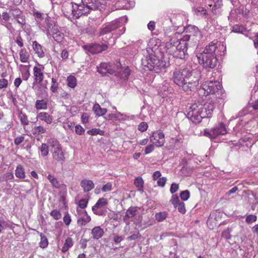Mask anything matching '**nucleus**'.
Wrapping results in <instances>:
<instances>
[{
    "mask_svg": "<svg viewBox=\"0 0 258 258\" xmlns=\"http://www.w3.org/2000/svg\"><path fill=\"white\" fill-rule=\"evenodd\" d=\"M164 45L161 44V41L155 38L152 39L147 48V51L149 55L145 59L142 60L143 65L149 71H153L156 73H159L165 71L166 68V62L162 59H158L156 56L158 50L160 51Z\"/></svg>",
    "mask_w": 258,
    "mask_h": 258,
    "instance_id": "obj_1",
    "label": "nucleus"
},
{
    "mask_svg": "<svg viewBox=\"0 0 258 258\" xmlns=\"http://www.w3.org/2000/svg\"><path fill=\"white\" fill-rule=\"evenodd\" d=\"M200 76L199 71L180 69L173 72L172 79L183 91H193L199 85Z\"/></svg>",
    "mask_w": 258,
    "mask_h": 258,
    "instance_id": "obj_2",
    "label": "nucleus"
},
{
    "mask_svg": "<svg viewBox=\"0 0 258 258\" xmlns=\"http://www.w3.org/2000/svg\"><path fill=\"white\" fill-rule=\"evenodd\" d=\"M222 49L223 54H220L221 55L224 54L226 47L223 44L211 42L206 46L202 52L197 55L199 63L206 69L215 68L217 64V55L219 54V51Z\"/></svg>",
    "mask_w": 258,
    "mask_h": 258,
    "instance_id": "obj_3",
    "label": "nucleus"
},
{
    "mask_svg": "<svg viewBox=\"0 0 258 258\" xmlns=\"http://www.w3.org/2000/svg\"><path fill=\"white\" fill-rule=\"evenodd\" d=\"M82 4L72 3V15L74 18H79L87 14L90 11L101 10L105 5L104 0H81Z\"/></svg>",
    "mask_w": 258,
    "mask_h": 258,
    "instance_id": "obj_4",
    "label": "nucleus"
},
{
    "mask_svg": "<svg viewBox=\"0 0 258 258\" xmlns=\"http://www.w3.org/2000/svg\"><path fill=\"white\" fill-rule=\"evenodd\" d=\"M166 47L169 53L175 57L182 59L186 55L187 47L190 46L189 43L182 38L181 39L172 38L170 42L167 43Z\"/></svg>",
    "mask_w": 258,
    "mask_h": 258,
    "instance_id": "obj_5",
    "label": "nucleus"
},
{
    "mask_svg": "<svg viewBox=\"0 0 258 258\" xmlns=\"http://www.w3.org/2000/svg\"><path fill=\"white\" fill-rule=\"evenodd\" d=\"M184 32L186 34L182 38L189 44V46H195L202 38V35L199 28L191 25H189L184 28Z\"/></svg>",
    "mask_w": 258,
    "mask_h": 258,
    "instance_id": "obj_6",
    "label": "nucleus"
},
{
    "mask_svg": "<svg viewBox=\"0 0 258 258\" xmlns=\"http://www.w3.org/2000/svg\"><path fill=\"white\" fill-rule=\"evenodd\" d=\"M50 151L52 154L53 161L62 164L64 161V157L62 148L59 142L54 139H50L48 141Z\"/></svg>",
    "mask_w": 258,
    "mask_h": 258,
    "instance_id": "obj_7",
    "label": "nucleus"
},
{
    "mask_svg": "<svg viewBox=\"0 0 258 258\" xmlns=\"http://www.w3.org/2000/svg\"><path fill=\"white\" fill-rule=\"evenodd\" d=\"M203 104L194 103L191 105L187 114V116L194 123H199L202 118H206L202 110Z\"/></svg>",
    "mask_w": 258,
    "mask_h": 258,
    "instance_id": "obj_8",
    "label": "nucleus"
},
{
    "mask_svg": "<svg viewBox=\"0 0 258 258\" xmlns=\"http://www.w3.org/2000/svg\"><path fill=\"white\" fill-rule=\"evenodd\" d=\"M221 89V85L219 82L210 81L205 82L200 91L204 92V94L206 93L207 95L211 94L215 95L217 98H220V95L222 92Z\"/></svg>",
    "mask_w": 258,
    "mask_h": 258,
    "instance_id": "obj_9",
    "label": "nucleus"
},
{
    "mask_svg": "<svg viewBox=\"0 0 258 258\" xmlns=\"http://www.w3.org/2000/svg\"><path fill=\"white\" fill-rule=\"evenodd\" d=\"M44 20L40 22L39 27L41 30L46 33L47 37H49L51 35V33L53 31V29H55L58 26L56 22L47 15L45 18H43Z\"/></svg>",
    "mask_w": 258,
    "mask_h": 258,
    "instance_id": "obj_10",
    "label": "nucleus"
},
{
    "mask_svg": "<svg viewBox=\"0 0 258 258\" xmlns=\"http://www.w3.org/2000/svg\"><path fill=\"white\" fill-rule=\"evenodd\" d=\"M107 204V199L103 198H100L95 205L92 207V210L96 215L105 216L107 213V210L105 208Z\"/></svg>",
    "mask_w": 258,
    "mask_h": 258,
    "instance_id": "obj_11",
    "label": "nucleus"
},
{
    "mask_svg": "<svg viewBox=\"0 0 258 258\" xmlns=\"http://www.w3.org/2000/svg\"><path fill=\"white\" fill-rule=\"evenodd\" d=\"M119 66V62H117L116 64L101 63L97 68V72L102 76H105L107 74H113L116 71L115 68Z\"/></svg>",
    "mask_w": 258,
    "mask_h": 258,
    "instance_id": "obj_12",
    "label": "nucleus"
},
{
    "mask_svg": "<svg viewBox=\"0 0 258 258\" xmlns=\"http://www.w3.org/2000/svg\"><path fill=\"white\" fill-rule=\"evenodd\" d=\"M205 133L211 139H215L219 135H225L227 133V130L225 124L220 123L211 130L209 131H205Z\"/></svg>",
    "mask_w": 258,
    "mask_h": 258,
    "instance_id": "obj_13",
    "label": "nucleus"
},
{
    "mask_svg": "<svg viewBox=\"0 0 258 258\" xmlns=\"http://www.w3.org/2000/svg\"><path fill=\"white\" fill-rule=\"evenodd\" d=\"M121 26H122V23L120 22V20H115L105 25H103L100 31V34L101 35H105Z\"/></svg>",
    "mask_w": 258,
    "mask_h": 258,
    "instance_id": "obj_14",
    "label": "nucleus"
},
{
    "mask_svg": "<svg viewBox=\"0 0 258 258\" xmlns=\"http://www.w3.org/2000/svg\"><path fill=\"white\" fill-rule=\"evenodd\" d=\"M83 48L92 54L101 53L107 50L108 45L106 44H99L97 43L85 45Z\"/></svg>",
    "mask_w": 258,
    "mask_h": 258,
    "instance_id": "obj_15",
    "label": "nucleus"
},
{
    "mask_svg": "<svg viewBox=\"0 0 258 258\" xmlns=\"http://www.w3.org/2000/svg\"><path fill=\"white\" fill-rule=\"evenodd\" d=\"M44 66L40 63L34 67L33 76H34V82L33 83H41L44 77Z\"/></svg>",
    "mask_w": 258,
    "mask_h": 258,
    "instance_id": "obj_16",
    "label": "nucleus"
},
{
    "mask_svg": "<svg viewBox=\"0 0 258 258\" xmlns=\"http://www.w3.org/2000/svg\"><path fill=\"white\" fill-rule=\"evenodd\" d=\"M150 140L151 142L157 147H162L165 143L164 135L160 131H156L153 133V135L150 136Z\"/></svg>",
    "mask_w": 258,
    "mask_h": 258,
    "instance_id": "obj_17",
    "label": "nucleus"
},
{
    "mask_svg": "<svg viewBox=\"0 0 258 258\" xmlns=\"http://www.w3.org/2000/svg\"><path fill=\"white\" fill-rule=\"evenodd\" d=\"M216 106V102L215 100H209L204 105H203L202 110L205 113L206 117H209L212 114L214 109Z\"/></svg>",
    "mask_w": 258,
    "mask_h": 258,
    "instance_id": "obj_18",
    "label": "nucleus"
},
{
    "mask_svg": "<svg viewBox=\"0 0 258 258\" xmlns=\"http://www.w3.org/2000/svg\"><path fill=\"white\" fill-rule=\"evenodd\" d=\"M116 71L113 74L115 76L120 78L121 79L126 80L128 79L130 75V70L128 67L124 68L121 67V64L115 68Z\"/></svg>",
    "mask_w": 258,
    "mask_h": 258,
    "instance_id": "obj_19",
    "label": "nucleus"
},
{
    "mask_svg": "<svg viewBox=\"0 0 258 258\" xmlns=\"http://www.w3.org/2000/svg\"><path fill=\"white\" fill-rule=\"evenodd\" d=\"M134 0H118L116 5L120 9H129L135 6Z\"/></svg>",
    "mask_w": 258,
    "mask_h": 258,
    "instance_id": "obj_20",
    "label": "nucleus"
},
{
    "mask_svg": "<svg viewBox=\"0 0 258 258\" xmlns=\"http://www.w3.org/2000/svg\"><path fill=\"white\" fill-rule=\"evenodd\" d=\"M81 186L83 188L84 192H87L91 190L94 187V184L92 180L84 179L81 181Z\"/></svg>",
    "mask_w": 258,
    "mask_h": 258,
    "instance_id": "obj_21",
    "label": "nucleus"
},
{
    "mask_svg": "<svg viewBox=\"0 0 258 258\" xmlns=\"http://www.w3.org/2000/svg\"><path fill=\"white\" fill-rule=\"evenodd\" d=\"M138 213L136 207H131L125 212V216L123 217V221L126 223V225H129L130 223L127 220L130 218H133Z\"/></svg>",
    "mask_w": 258,
    "mask_h": 258,
    "instance_id": "obj_22",
    "label": "nucleus"
},
{
    "mask_svg": "<svg viewBox=\"0 0 258 258\" xmlns=\"http://www.w3.org/2000/svg\"><path fill=\"white\" fill-rule=\"evenodd\" d=\"M50 36H52L54 40L58 43L62 42L64 38V34L59 30L58 26L53 29Z\"/></svg>",
    "mask_w": 258,
    "mask_h": 258,
    "instance_id": "obj_23",
    "label": "nucleus"
},
{
    "mask_svg": "<svg viewBox=\"0 0 258 258\" xmlns=\"http://www.w3.org/2000/svg\"><path fill=\"white\" fill-rule=\"evenodd\" d=\"M222 6V0H217L211 10L213 14L216 16L220 15L221 14V8Z\"/></svg>",
    "mask_w": 258,
    "mask_h": 258,
    "instance_id": "obj_24",
    "label": "nucleus"
},
{
    "mask_svg": "<svg viewBox=\"0 0 258 258\" xmlns=\"http://www.w3.org/2000/svg\"><path fill=\"white\" fill-rule=\"evenodd\" d=\"M29 68V65L21 64L20 66V70L22 73V77L25 81H27L30 76Z\"/></svg>",
    "mask_w": 258,
    "mask_h": 258,
    "instance_id": "obj_25",
    "label": "nucleus"
},
{
    "mask_svg": "<svg viewBox=\"0 0 258 258\" xmlns=\"http://www.w3.org/2000/svg\"><path fill=\"white\" fill-rule=\"evenodd\" d=\"M38 117L47 124H50L52 122V117L48 113L42 112L38 114Z\"/></svg>",
    "mask_w": 258,
    "mask_h": 258,
    "instance_id": "obj_26",
    "label": "nucleus"
},
{
    "mask_svg": "<svg viewBox=\"0 0 258 258\" xmlns=\"http://www.w3.org/2000/svg\"><path fill=\"white\" fill-rule=\"evenodd\" d=\"M91 233L94 239H98L103 236L104 231L100 227L96 226L92 229Z\"/></svg>",
    "mask_w": 258,
    "mask_h": 258,
    "instance_id": "obj_27",
    "label": "nucleus"
},
{
    "mask_svg": "<svg viewBox=\"0 0 258 258\" xmlns=\"http://www.w3.org/2000/svg\"><path fill=\"white\" fill-rule=\"evenodd\" d=\"M33 48L37 54L38 56L41 58L44 56V52H43L42 46L37 41H35L33 42Z\"/></svg>",
    "mask_w": 258,
    "mask_h": 258,
    "instance_id": "obj_28",
    "label": "nucleus"
},
{
    "mask_svg": "<svg viewBox=\"0 0 258 258\" xmlns=\"http://www.w3.org/2000/svg\"><path fill=\"white\" fill-rule=\"evenodd\" d=\"M74 243L72 238L68 237L64 241V244L61 248L63 252H66L69 249L73 246Z\"/></svg>",
    "mask_w": 258,
    "mask_h": 258,
    "instance_id": "obj_29",
    "label": "nucleus"
},
{
    "mask_svg": "<svg viewBox=\"0 0 258 258\" xmlns=\"http://www.w3.org/2000/svg\"><path fill=\"white\" fill-rule=\"evenodd\" d=\"M93 109L96 115L98 116L103 115L107 112L106 109L101 108L98 104H95L93 106Z\"/></svg>",
    "mask_w": 258,
    "mask_h": 258,
    "instance_id": "obj_30",
    "label": "nucleus"
},
{
    "mask_svg": "<svg viewBox=\"0 0 258 258\" xmlns=\"http://www.w3.org/2000/svg\"><path fill=\"white\" fill-rule=\"evenodd\" d=\"M15 175L19 178H24L26 177L25 170L21 165H18L15 170Z\"/></svg>",
    "mask_w": 258,
    "mask_h": 258,
    "instance_id": "obj_31",
    "label": "nucleus"
},
{
    "mask_svg": "<svg viewBox=\"0 0 258 258\" xmlns=\"http://www.w3.org/2000/svg\"><path fill=\"white\" fill-rule=\"evenodd\" d=\"M91 221V218L85 212V215L80 217L77 221L79 224L81 226H85Z\"/></svg>",
    "mask_w": 258,
    "mask_h": 258,
    "instance_id": "obj_32",
    "label": "nucleus"
},
{
    "mask_svg": "<svg viewBox=\"0 0 258 258\" xmlns=\"http://www.w3.org/2000/svg\"><path fill=\"white\" fill-rule=\"evenodd\" d=\"M20 57L22 62H28L30 55L26 49H22L20 52Z\"/></svg>",
    "mask_w": 258,
    "mask_h": 258,
    "instance_id": "obj_33",
    "label": "nucleus"
},
{
    "mask_svg": "<svg viewBox=\"0 0 258 258\" xmlns=\"http://www.w3.org/2000/svg\"><path fill=\"white\" fill-rule=\"evenodd\" d=\"M35 108L37 110H43L47 108V102L43 99L37 100L35 102Z\"/></svg>",
    "mask_w": 258,
    "mask_h": 258,
    "instance_id": "obj_34",
    "label": "nucleus"
},
{
    "mask_svg": "<svg viewBox=\"0 0 258 258\" xmlns=\"http://www.w3.org/2000/svg\"><path fill=\"white\" fill-rule=\"evenodd\" d=\"M40 241L39 242V246L41 248H46L48 244V241L47 237L45 236L44 234L41 233L40 234Z\"/></svg>",
    "mask_w": 258,
    "mask_h": 258,
    "instance_id": "obj_35",
    "label": "nucleus"
},
{
    "mask_svg": "<svg viewBox=\"0 0 258 258\" xmlns=\"http://www.w3.org/2000/svg\"><path fill=\"white\" fill-rule=\"evenodd\" d=\"M47 179L51 183L52 186L54 188H58L59 187V183L57 179L55 177L54 175L49 174L47 176Z\"/></svg>",
    "mask_w": 258,
    "mask_h": 258,
    "instance_id": "obj_36",
    "label": "nucleus"
},
{
    "mask_svg": "<svg viewBox=\"0 0 258 258\" xmlns=\"http://www.w3.org/2000/svg\"><path fill=\"white\" fill-rule=\"evenodd\" d=\"M49 145L48 143V145L46 144H42L40 148V151L41 155L43 157H45L48 155L49 152Z\"/></svg>",
    "mask_w": 258,
    "mask_h": 258,
    "instance_id": "obj_37",
    "label": "nucleus"
},
{
    "mask_svg": "<svg viewBox=\"0 0 258 258\" xmlns=\"http://www.w3.org/2000/svg\"><path fill=\"white\" fill-rule=\"evenodd\" d=\"M10 12L15 19L18 18L23 14L22 12L18 8H10Z\"/></svg>",
    "mask_w": 258,
    "mask_h": 258,
    "instance_id": "obj_38",
    "label": "nucleus"
},
{
    "mask_svg": "<svg viewBox=\"0 0 258 258\" xmlns=\"http://www.w3.org/2000/svg\"><path fill=\"white\" fill-rule=\"evenodd\" d=\"M135 185L139 188L140 191H143L144 181L142 177H138L135 179L134 182Z\"/></svg>",
    "mask_w": 258,
    "mask_h": 258,
    "instance_id": "obj_39",
    "label": "nucleus"
},
{
    "mask_svg": "<svg viewBox=\"0 0 258 258\" xmlns=\"http://www.w3.org/2000/svg\"><path fill=\"white\" fill-rule=\"evenodd\" d=\"M155 219L158 222L164 221L167 217V213L166 212L157 213L155 214Z\"/></svg>",
    "mask_w": 258,
    "mask_h": 258,
    "instance_id": "obj_40",
    "label": "nucleus"
},
{
    "mask_svg": "<svg viewBox=\"0 0 258 258\" xmlns=\"http://www.w3.org/2000/svg\"><path fill=\"white\" fill-rule=\"evenodd\" d=\"M87 134L91 136H95L97 135L103 136L104 135V132L99 128H92L88 131Z\"/></svg>",
    "mask_w": 258,
    "mask_h": 258,
    "instance_id": "obj_41",
    "label": "nucleus"
},
{
    "mask_svg": "<svg viewBox=\"0 0 258 258\" xmlns=\"http://www.w3.org/2000/svg\"><path fill=\"white\" fill-rule=\"evenodd\" d=\"M67 81H68V85L72 88H74L76 87V79L75 77L73 76H70L68 77V79H67Z\"/></svg>",
    "mask_w": 258,
    "mask_h": 258,
    "instance_id": "obj_42",
    "label": "nucleus"
},
{
    "mask_svg": "<svg viewBox=\"0 0 258 258\" xmlns=\"http://www.w3.org/2000/svg\"><path fill=\"white\" fill-rule=\"evenodd\" d=\"M127 116L123 113L117 112L115 113V121H123L127 119Z\"/></svg>",
    "mask_w": 258,
    "mask_h": 258,
    "instance_id": "obj_43",
    "label": "nucleus"
},
{
    "mask_svg": "<svg viewBox=\"0 0 258 258\" xmlns=\"http://www.w3.org/2000/svg\"><path fill=\"white\" fill-rule=\"evenodd\" d=\"M34 134L40 135L46 132V129L42 126H37L34 127Z\"/></svg>",
    "mask_w": 258,
    "mask_h": 258,
    "instance_id": "obj_44",
    "label": "nucleus"
},
{
    "mask_svg": "<svg viewBox=\"0 0 258 258\" xmlns=\"http://www.w3.org/2000/svg\"><path fill=\"white\" fill-rule=\"evenodd\" d=\"M170 202L173 205L174 208H176L177 205L181 202L176 195H172Z\"/></svg>",
    "mask_w": 258,
    "mask_h": 258,
    "instance_id": "obj_45",
    "label": "nucleus"
},
{
    "mask_svg": "<svg viewBox=\"0 0 258 258\" xmlns=\"http://www.w3.org/2000/svg\"><path fill=\"white\" fill-rule=\"evenodd\" d=\"M257 220V217L254 215H249L245 219V222L248 224H251L255 222Z\"/></svg>",
    "mask_w": 258,
    "mask_h": 258,
    "instance_id": "obj_46",
    "label": "nucleus"
},
{
    "mask_svg": "<svg viewBox=\"0 0 258 258\" xmlns=\"http://www.w3.org/2000/svg\"><path fill=\"white\" fill-rule=\"evenodd\" d=\"M50 215L55 219L59 220L61 217V214L57 210H53L50 212Z\"/></svg>",
    "mask_w": 258,
    "mask_h": 258,
    "instance_id": "obj_47",
    "label": "nucleus"
},
{
    "mask_svg": "<svg viewBox=\"0 0 258 258\" xmlns=\"http://www.w3.org/2000/svg\"><path fill=\"white\" fill-rule=\"evenodd\" d=\"M190 196L189 191L188 190L182 191L180 192V197L183 201H187Z\"/></svg>",
    "mask_w": 258,
    "mask_h": 258,
    "instance_id": "obj_48",
    "label": "nucleus"
},
{
    "mask_svg": "<svg viewBox=\"0 0 258 258\" xmlns=\"http://www.w3.org/2000/svg\"><path fill=\"white\" fill-rule=\"evenodd\" d=\"M19 118L20 119L21 122L24 125H28L29 123V121L28 120V118L27 115L25 114H23L21 113L19 114Z\"/></svg>",
    "mask_w": 258,
    "mask_h": 258,
    "instance_id": "obj_49",
    "label": "nucleus"
},
{
    "mask_svg": "<svg viewBox=\"0 0 258 258\" xmlns=\"http://www.w3.org/2000/svg\"><path fill=\"white\" fill-rule=\"evenodd\" d=\"M176 208H177L178 212L181 214H184L186 212L185 204L183 202H181L177 205Z\"/></svg>",
    "mask_w": 258,
    "mask_h": 258,
    "instance_id": "obj_50",
    "label": "nucleus"
},
{
    "mask_svg": "<svg viewBox=\"0 0 258 258\" xmlns=\"http://www.w3.org/2000/svg\"><path fill=\"white\" fill-rule=\"evenodd\" d=\"M222 237L226 239H231L230 230L229 229L224 230L222 233Z\"/></svg>",
    "mask_w": 258,
    "mask_h": 258,
    "instance_id": "obj_51",
    "label": "nucleus"
},
{
    "mask_svg": "<svg viewBox=\"0 0 258 258\" xmlns=\"http://www.w3.org/2000/svg\"><path fill=\"white\" fill-rule=\"evenodd\" d=\"M112 189V185L110 182H108L106 184L103 186L101 190L103 192H106L111 190Z\"/></svg>",
    "mask_w": 258,
    "mask_h": 258,
    "instance_id": "obj_52",
    "label": "nucleus"
},
{
    "mask_svg": "<svg viewBox=\"0 0 258 258\" xmlns=\"http://www.w3.org/2000/svg\"><path fill=\"white\" fill-rule=\"evenodd\" d=\"M148 124L145 122L140 123L138 125V130L141 132H145L148 128Z\"/></svg>",
    "mask_w": 258,
    "mask_h": 258,
    "instance_id": "obj_53",
    "label": "nucleus"
},
{
    "mask_svg": "<svg viewBox=\"0 0 258 258\" xmlns=\"http://www.w3.org/2000/svg\"><path fill=\"white\" fill-rule=\"evenodd\" d=\"M63 222L67 226H69L71 222V218L68 213H66L63 218Z\"/></svg>",
    "mask_w": 258,
    "mask_h": 258,
    "instance_id": "obj_54",
    "label": "nucleus"
},
{
    "mask_svg": "<svg viewBox=\"0 0 258 258\" xmlns=\"http://www.w3.org/2000/svg\"><path fill=\"white\" fill-rule=\"evenodd\" d=\"M15 20L19 24H20L22 26H24L26 24L25 17L23 14L21 15L18 18Z\"/></svg>",
    "mask_w": 258,
    "mask_h": 258,
    "instance_id": "obj_55",
    "label": "nucleus"
},
{
    "mask_svg": "<svg viewBox=\"0 0 258 258\" xmlns=\"http://www.w3.org/2000/svg\"><path fill=\"white\" fill-rule=\"evenodd\" d=\"M179 189V184L175 183H173L171 184L170 191L171 194H174Z\"/></svg>",
    "mask_w": 258,
    "mask_h": 258,
    "instance_id": "obj_56",
    "label": "nucleus"
},
{
    "mask_svg": "<svg viewBox=\"0 0 258 258\" xmlns=\"http://www.w3.org/2000/svg\"><path fill=\"white\" fill-rule=\"evenodd\" d=\"M167 181V178L165 177H160L157 180V184L161 187H164Z\"/></svg>",
    "mask_w": 258,
    "mask_h": 258,
    "instance_id": "obj_57",
    "label": "nucleus"
},
{
    "mask_svg": "<svg viewBox=\"0 0 258 258\" xmlns=\"http://www.w3.org/2000/svg\"><path fill=\"white\" fill-rule=\"evenodd\" d=\"M88 200L85 199L80 200L78 202V206L82 209H84L87 207Z\"/></svg>",
    "mask_w": 258,
    "mask_h": 258,
    "instance_id": "obj_58",
    "label": "nucleus"
},
{
    "mask_svg": "<svg viewBox=\"0 0 258 258\" xmlns=\"http://www.w3.org/2000/svg\"><path fill=\"white\" fill-rule=\"evenodd\" d=\"M75 132L77 134L81 135L85 132V130L80 125H77L75 126Z\"/></svg>",
    "mask_w": 258,
    "mask_h": 258,
    "instance_id": "obj_59",
    "label": "nucleus"
},
{
    "mask_svg": "<svg viewBox=\"0 0 258 258\" xmlns=\"http://www.w3.org/2000/svg\"><path fill=\"white\" fill-rule=\"evenodd\" d=\"M154 150V144H151L146 147L145 149V154L146 155L150 154Z\"/></svg>",
    "mask_w": 258,
    "mask_h": 258,
    "instance_id": "obj_60",
    "label": "nucleus"
},
{
    "mask_svg": "<svg viewBox=\"0 0 258 258\" xmlns=\"http://www.w3.org/2000/svg\"><path fill=\"white\" fill-rule=\"evenodd\" d=\"M2 20L7 22L10 19V15L7 12H4L2 14Z\"/></svg>",
    "mask_w": 258,
    "mask_h": 258,
    "instance_id": "obj_61",
    "label": "nucleus"
},
{
    "mask_svg": "<svg viewBox=\"0 0 258 258\" xmlns=\"http://www.w3.org/2000/svg\"><path fill=\"white\" fill-rule=\"evenodd\" d=\"M24 140V137L23 136H19L17 137L14 140V143L16 145H19L21 144Z\"/></svg>",
    "mask_w": 258,
    "mask_h": 258,
    "instance_id": "obj_62",
    "label": "nucleus"
},
{
    "mask_svg": "<svg viewBox=\"0 0 258 258\" xmlns=\"http://www.w3.org/2000/svg\"><path fill=\"white\" fill-rule=\"evenodd\" d=\"M8 84V80L5 79L0 80V89L6 88L7 87Z\"/></svg>",
    "mask_w": 258,
    "mask_h": 258,
    "instance_id": "obj_63",
    "label": "nucleus"
},
{
    "mask_svg": "<svg viewBox=\"0 0 258 258\" xmlns=\"http://www.w3.org/2000/svg\"><path fill=\"white\" fill-rule=\"evenodd\" d=\"M81 119L83 123H87L89 121V116L86 113H84L81 116Z\"/></svg>",
    "mask_w": 258,
    "mask_h": 258,
    "instance_id": "obj_64",
    "label": "nucleus"
}]
</instances>
